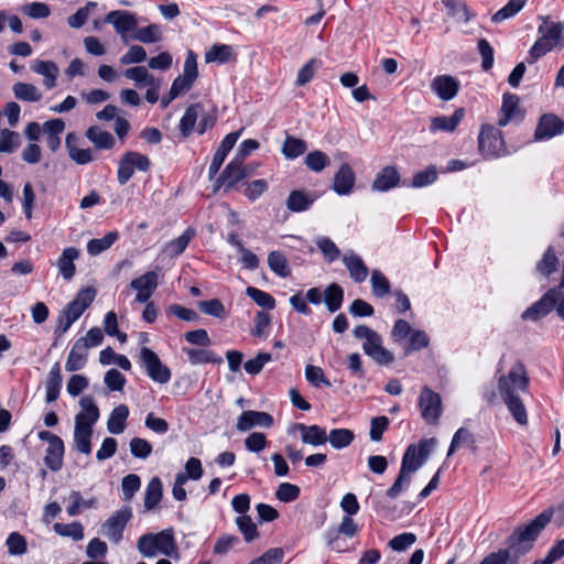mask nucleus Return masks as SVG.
Here are the masks:
<instances>
[{
	"label": "nucleus",
	"mask_w": 564,
	"mask_h": 564,
	"mask_svg": "<svg viewBox=\"0 0 564 564\" xmlns=\"http://www.w3.org/2000/svg\"><path fill=\"white\" fill-rule=\"evenodd\" d=\"M7 546L11 555H22L28 550L25 538L18 532L9 534L7 539Z\"/></svg>",
	"instance_id": "nucleus-64"
},
{
	"label": "nucleus",
	"mask_w": 564,
	"mask_h": 564,
	"mask_svg": "<svg viewBox=\"0 0 564 564\" xmlns=\"http://www.w3.org/2000/svg\"><path fill=\"white\" fill-rule=\"evenodd\" d=\"M354 336L359 339H365L362 345L364 351L377 364L387 366L394 361L393 354L382 346L381 336L368 326H357L354 329Z\"/></svg>",
	"instance_id": "nucleus-2"
},
{
	"label": "nucleus",
	"mask_w": 564,
	"mask_h": 564,
	"mask_svg": "<svg viewBox=\"0 0 564 564\" xmlns=\"http://www.w3.org/2000/svg\"><path fill=\"white\" fill-rule=\"evenodd\" d=\"M305 164L310 170L318 173L329 164V159L324 152L316 150L306 155Z\"/></svg>",
	"instance_id": "nucleus-60"
},
{
	"label": "nucleus",
	"mask_w": 564,
	"mask_h": 564,
	"mask_svg": "<svg viewBox=\"0 0 564 564\" xmlns=\"http://www.w3.org/2000/svg\"><path fill=\"white\" fill-rule=\"evenodd\" d=\"M72 134L66 138V148L69 158L77 164L84 165L95 160V153L91 149H80L70 143Z\"/></svg>",
	"instance_id": "nucleus-44"
},
{
	"label": "nucleus",
	"mask_w": 564,
	"mask_h": 564,
	"mask_svg": "<svg viewBox=\"0 0 564 564\" xmlns=\"http://www.w3.org/2000/svg\"><path fill=\"white\" fill-rule=\"evenodd\" d=\"M182 350L192 365L212 362V352L206 347H183Z\"/></svg>",
	"instance_id": "nucleus-57"
},
{
	"label": "nucleus",
	"mask_w": 564,
	"mask_h": 564,
	"mask_svg": "<svg viewBox=\"0 0 564 564\" xmlns=\"http://www.w3.org/2000/svg\"><path fill=\"white\" fill-rule=\"evenodd\" d=\"M528 387L529 377L522 362L514 364L508 375L501 376L498 380L499 393L513 419L520 425L528 423V416L519 393L525 392Z\"/></svg>",
	"instance_id": "nucleus-1"
},
{
	"label": "nucleus",
	"mask_w": 564,
	"mask_h": 564,
	"mask_svg": "<svg viewBox=\"0 0 564 564\" xmlns=\"http://www.w3.org/2000/svg\"><path fill=\"white\" fill-rule=\"evenodd\" d=\"M163 32L160 24H149L142 28H135V31L130 34V39L141 42L143 44L158 43L162 41Z\"/></svg>",
	"instance_id": "nucleus-32"
},
{
	"label": "nucleus",
	"mask_w": 564,
	"mask_h": 564,
	"mask_svg": "<svg viewBox=\"0 0 564 564\" xmlns=\"http://www.w3.org/2000/svg\"><path fill=\"white\" fill-rule=\"evenodd\" d=\"M272 360L269 352H259L254 358L245 362L243 368L249 375H258L263 369L264 365Z\"/></svg>",
	"instance_id": "nucleus-62"
},
{
	"label": "nucleus",
	"mask_w": 564,
	"mask_h": 564,
	"mask_svg": "<svg viewBox=\"0 0 564 564\" xmlns=\"http://www.w3.org/2000/svg\"><path fill=\"white\" fill-rule=\"evenodd\" d=\"M268 265L271 271L281 278H286L291 273L288 259L280 251L269 252Z\"/></svg>",
	"instance_id": "nucleus-42"
},
{
	"label": "nucleus",
	"mask_w": 564,
	"mask_h": 564,
	"mask_svg": "<svg viewBox=\"0 0 564 564\" xmlns=\"http://www.w3.org/2000/svg\"><path fill=\"white\" fill-rule=\"evenodd\" d=\"M175 549V541L171 530H163L156 534L147 533L138 540V550L144 557H154L159 553L171 556Z\"/></svg>",
	"instance_id": "nucleus-4"
},
{
	"label": "nucleus",
	"mask_w": 564,
	"mask_h": 564,
	"mask_svg": "<svg viewBox=\"0 0 564 564\" xmlns=\"http://www.w3.org/2000/svg\"><path fill=\"white\" fill-rule=\"evenodd\" d=\"M119 238L118 231H109L102 238H95L88 241L87 252L90 256H98L109 249Z\"/></svg>",
	"instance_id": "nucleus-37"
},
{
	"label": "nucleus",
	"mask_w": 564,
	"mask_h": 564,
	"mask_svg": "<svg viewBox=\"0 0 564 564\" xmlns=\"http://www.w3.org/2000/svg\"><path fill=\"white\" fill-rule=\"evenodd\" d=\"M200 112L202 107L199 105H192L186 109L180 121V130L183 137H187L193 132L194 126Z\"/></svg>",
	"instance_id": "nucleus-45"
},
{
	"label": "nucleus",
	"mask_w": 564,
	"mask_h": 564,
	"mask_svg": "<svg viewBox=\"0 0 564 564\" xmlns=\"http://www.w3.org/2000/svg\"><path fill=\"white\" fill-rule=\"evenodd\" d=\"M421 415L429 424H436L441 417L442 398L429 387H424L419 397Z\"/></svg>",
	"instance_id": "nucleus-8"
},
{
	"label": "nucleus",
	"mask_w": 564,
	"mask_h": 564,
	"mask_svg": "<svg viewBox=\"0 0 564 564\" xmlns=\"http://www.w3.org/2000/svg\"><path fill=\"white\" fill-rule=\"evenodd\" d=\"M54 531L62 536H69L75 541H80L84 538V529L79 522H73L69 524L55 523Z\"/></svg>",
	"instance_id": "nucleus-58"
},
{
	"label": "nucleus",
	"mask_w": 564,
	"mask_h": 564,
	"mask_svg": "<svg viewBox=\"0 0 564 564\" xmlns=\"http://www.w3.org/2000/svg\"><path fill=\"white\" fill-rule=\"evenodd\" d=\"M238 54L232 45L228 44H214V63L229 64L237 62Z\"/></svg>",
	"instance_id": "nucleus-49"
},
{
	"label": "nucleus",
	"mask_w": 564,
	"mask_h": 564,
	"mask_svg": "<svg viewBox=\"0 0 564 564\" xmlns=\"http://www.w3.org/2000/svg\"><path fill=\"white\" fill-rule=\"evenodd\" d=\"M325 304L329 312L334 313L341 306L344 300V291L343 289L333 283L328 285L325 290Z\"/></svg>",
	"instance_id": "nucleus-47"
},
{
	"label": "nucleus",
	"mask_w": 564,
	"mask_h": 564,
	"mask_svg": "<svg viewBox=\"0 0 564 564\" xmlns=\"http://www.w3.org/2000/svg\"><path fill=\"white\" fill-rule=\"evenodd\" d=\"M240 132L241 131L231 132L225 137L216 153L214 154V172L220 166L227 154L231 151L237 140L239 139Z\"/></svg>",
	"instance_id": "nucleus-38"
},
{
	"label": "nucleus",
	"mask_w": 564,
	"mask_h": 564,
	"mask_svg": "<svg viewBox=\"0 0 564 564\" xmlns=\"http://www.w3.org/2000/svg\"><path fill=\"white\" fill-rule=\"evenodd\" d=\"M478 148L486 158H496L505 154V141L500 130L492 126H484L478 137Z\"/></svg>",
	"instance_id": "nucleus-6"
},
{
	"label": "nucleus",
	"mask_w": 564,
	"mask_h": 564,
	"mask_svg": "<svg viewBox=\"0 0 564 564\" xmlns=\"http://www.w3.org/2000/svg\"><path fill=\"white\" fill-rule=\"evenodd\" d=\"M400 181L399 173L394 166H386L377 175L372 183V189L384 192L398 185Z\"/></svg>",
	"instance_id": "nucleus-30"
},
{
	"label": "nucleus",
	"mask_w": 564,
	"mask_h": 564,
	"mask_svg": "<svg viewBox=\"0 0 564 564\" xmlns=\"http://www.w3.org/2000/svg\"><path fill=\"white\" fill-rule=\"evenodd\" d=\"M307 150L306 142L294 137H286L282 153L286 159H295Z\"/></svg>",
	"instance_id": "nucleus-51"
},
{
	"label": "nucleus",
	"mask_w": 564,
	"mask_h": 564,
	"mask_svg": "<svg viewBox=\"0 0 564 564\" xmlns=\"http://www.w3.org/2000/svg\"><path fill=\"white\" fill-rule=\"evenodd\" d=\"M85 135L97 150H109L115 145V138L112 134L102 130L98 126L88 128Z\"/></svg>",
	"instance_id": "nucleus-29"
},
{
	"label": "nucleus",
	"mask_w": 564,
	"mask_h": 564,
	"mask_svg": "<svg viewBox=\"0 0 564 564\" xmlns=\"http://www.w3.org/2000/svg\"><path fill=\"white\" fill-rule=\"evenodd\" d=\"M140 359L145 367L148 376L155 382L166 383L171 379L170 369L164 366L159 356L148 347L140 350Z\"/></svg>",
	"instance_id": "nucleus-11"
},
{
	"label": "nucleus",
	"mask_w": 564,
	"mask_h": 564,
	"mask_svg": "<svg viewBox=\"0 0 564 564\" xmlns=\"http://www.w3.org/2000/svg\"><path fill=\"white\" fill-rule=\"evenodd\" d=\"M12 93L15 99L23 102H39L43 98V93L39 87L24 82L13 84Z\"/></svg>",
	"instance_id": "nucleus-25"
},
{
	"label": "nucleus",
	"mask_w": 564,
	"mask_h": 564,
	"mask_svg": "<svg viewBox=\"0 0 564 564\" xmlns=\"http://www.w3.org/2000/svg\"><path fill=\"white\" fill-rule=\"evenodd\" d=\"M293 429L301 433V438L304 444L318 446L327 442V434L325 429L318 425H305L302 423H296L293 425Z\"/></svg>",
	"instance_id": "nucleus-21"
},
{
	"label": "nucleus",
	"mask_w": 564,
	"mask_h": 564,
	"mask_svg": "<svg viewBox=\"0 0 564 564\" xmlns=\"http://www.w3.org/2000/svg\"><path fill=\"white\" fill-rule=\"evenodd\" d=\"M343 262L349 271L350 278L356 283H361L367 279L368 268L359 256L354 253L345 254L343 257Z\"/></svg>",
	"instance_id": "nucleus-28"
},
{
	"label": "nucleus",
	"mask_w": 564,
	"mask_h": 564,
	"mask_svg": "<svg viewBox=\"0 0 564 564\" xmlns=\"http://www.w3.org/2000/svg\"><path fill=\"white\" fill-rule=\"evenodd\" d=\"M464 118V109L457 108L453 116L445 117V116H438L431 119V126L430 131L436 132V131H445V132H453L456 130L458 123Z\"/></svg>",
	"instance_id": "nucleus-22"
},
{
	"label": "nucleus",
	"mask_w": 564,
	"mask_h": 564,
	"mask_svg": "<svg viewBox=\"0 0 564 564\" xmlns=\"http://www.w3.org/2000/svg\"><path fill=\"white\" fill-rule=\"evenodd\" d=\"M355 184V174L351 167L344 163L334 176V191L339 195L350 193Z\"/></svg>",
	"instance_id": "nucleus-23"
},
{
	"label": "nucleus",
	"mask_w": 564,
	"mask_h": 564,
	"mask_svg": "<svg viewBox=\"0 0 564 564\" xmlns=\"http://www.w3.org/2000/svg\"><path fill=\"white\" fill-rule=\"evenodd\" d=\"M88 358L87 344L84 340H76L73 345L67 360L65 362V369L68 372L80 370L85 367Z\"/></svg>",
	"instance_id": "nucleus-20"
},
{
	"label": "nucleus",
	"mask_w": 564,
	"mask_h": 564,
	"mask_svg": "<svg viewBox=\"0 0 564 564\" xmlns=\"http://www.w3.org/2000/svg\"><path fill=\"white\" fill-rule=\"evenodd\" d=\"M432 90L444 101L454 99L459 90V83L451 75H438L431 82Z\"/></svg>",
	"instance_id": "nucleus-14"
},
{
	"label": "nucleus",
	"mask_w": 564,
	"mask_h": 564,
	"mask_svg": "<svg viewBox=\"0 0 564 564\" xmlns=\"http://www.w3.org/2000/svg\"><path fill=\"white\" fill-rule=\"evenodd\" d=\"M31 70L44 77L43 85L46 89H53L57 84L58 67L52 61L34 59L30 66Z\"/></svg>",
	"instance_id": "nucleus-18"
},
{
	"label": "nucleus",
	"mask_w": 564,
	"mask_h": 564,
	"mask_svg": "<svg viewBox=\"0 0 564 564\" xmlns=\"http://www.w3.org/2000/svg\"><path fill=\"white\" fill-rule=\"evenodd\" d=\"M236 524L247 543H250L259 538L257 525L249 516H239L236 519Z\"/></svg>",
	"instance_id": "nucleus-50"
},
{
	"label": "nucleus",
	"mask_w": 564,
	"mask_h": 564,
	"mask_svg": "<svg viewBox=\"0 0 564 564\" xmlns=\"http://www.w3.org/2000/svg\"><path fill=\"white\" fill-rule=\"evenodd\" d=\"M502 116L498 121L500 127L507 126L519 112V97L514 94H505L501 106Z\"/></svg>",
	"instance_id": "nucleus-36"
},
{
	"label": "nucleus",
	"mask_w": 564,
	"mask_h": 564,
	"mask_svg": "<svg viewBox=\"0 0 564 564\" xmlns=\"http://www.w3.org/2000/svg\"><path fill=\"white\" fill-rule=\"evenodd\" d=\"M558 260L553 247H549L541 261L536 264V270L544 276H549L557 269Z\"/></svg>",
	"instance_id": "nucleus-52"
},
{
	"label": "nucleus",
	"mask_w": 564,
	"mask_h": 564,
	"mask_svg": "<svg viewBox=\"0 0 564 564\" xmlns=\"http://www.w3.org/2000/svg\"><path fill=\"white\" fill-rule=\"evenodd\" d=\"M312 200L302 191H293L286 200V206L292 212H303L308 208Z\"/></svg>",
	"instance_id": "nucleus-59"
},
{
	"label": "nucleus",
	"mask_w": 564,
	"mask_h": 564,
	"mask_svg": "<svg viewBox=\"0 0 564 564\" xmlns=\"http://www.w3.org/2000/svg\"><path fill=\"white\" fill-rule=\"evenodd\" d=\"M423 463L424 462L416 454V446L412 444L406 448L403 455L400 471L412 477V474L415 473Z\"/></svg>",
	"instance_id": "nucleus-40"
},
{
	"label": "nucleus",
	"mask_w": 564,
	"mask_h": 564,
	"mask_svg": "<svg viewBox=\"0 0 564 564\" xmlns=\"http://www.w3.org/2000/svg\"><path fill=\"white\" fill-rule=\"evenodd\" d=\"M162 498V482L160 478H152L145 489L144 507L147 510L153 509Z\"/></svg>",
	"instance_id": "nucleus-43"
},
{
	"label": "nucleus",
	"mask_w": 564,
	"mask_h": 564,
	"mask_svg": "<svg viewBox=\"0 0 564 564\" xmlns=\"http://www.w3.org/2000/svg\"><path fill=\"white\" fill-rule=\"evenodd\" d=\"M194 236V231L187 228L180 237L170 241L165 247V252L170 257H176L181 254L188 246L191 239Z\"/></svg>",
	"instance_id": "nucleus-48"
},
{
	"label": "nucleus",
	"mask_w": 564,
	"mask_h": 564,
	"mask_svg": "<svg viewBox=\"0 0 564 564\" xmlns=\"http://www.w3.org/2000/svg\"><path fill=\"white\" fill-rule=\"evenodd\" d=\"M246 293L249 297H251L262 308H265V310L274 308L275 301L269 293L263 292V291L252 288V286L247 288Z\"/></svg>",
	"instance_id": "nucleus-61"
},
{
	"label": "nucleus",
	"mask_w": 564,
	"mask_h": 564,
	"mask_svg": "<svg viewBox=\"0 0 564 564\" xmlns=\"http://www.w3.org/2000/svg\"><path fill=\"white\" fill-rule=\"evenodd\" d=\"M552 519V512L546 510L535 517L525 527H520L514 531L519 543L532 542L536 539L540 532L546 527Z\"/></svg>",
	"instance_id": "nucleus-13"
},
{
	"label": "nucleus",
	"mask_w": 564,
	"mask_h": 564,
	"mask_svg": "<svg viewBox=\"0 0 564 564\" xmlns=\"http://www.w3.org/2000/svg\"><path fill=\"white\" fill-rule=\"evenodd\" d=\"M556 293L557 290L550 289L540 301L523 312L522 318L535 321L546 315L554 307V296Z\"/></svg>",
	"instance_id": "nucleus-19"
},
{
	"label": "nucleus",
	"mask_w": 564,
	"mask_h": 564,
	"mask_svg": "<svg viewBox=\"0 0 564 564\" xmlns=\"http://www.w3.org/2000/svg\"><path fill=\"white\" fill-rule=\"evenodd\" d=\"M563 29L564 26L562 23L552 22L549 18H543V23L540 25L539 32L557 45L561 40Z\"/></svg>",
	"instance_id": "nucleus-56"
},
{
	"label": "nucleus",
	"mask_w": 564,
	"mask_h": 564,
	"mask_svg": "<svg viewBox=\"0 0 564 564\" xmlns=\"http://www.w3.org/2000/svg\"><path fill=\"white\" fill-rule=\"evenodd\" d=\"M272 424L273 419L267 412L245 411L238 417L237 430L246 432L257 425L270 427Z\"/></svg>",
	"instance_id": "nucleus-17"
},
{
	"label": "nucleus",
	"mask_w": 564,
	"mask_h": 564,
	"mask_svg": "<svg viewBox=\"0 0 564 564\" xmlns=\"http://www.w3.org/2000/svg\"><path fill=\"white\" fill-rule=\"evenodd\" d=\"M327 441L334 448H344L354 441V433L347 429H334L327 436Z\"/></svg>",
	"instance_id": "nucleus-53"
},
{
	"label": "nucleus",
	"mask_w": 564,
	"mask_h": 564,
	"mask_svg": "<svg viewBox=\"0 0 564 564\" xmlns=\"http://www.w3.org/2000/svg\"><path fill=\"white\" fill-rule=\"evenodd\" d=\"M21 145V138L19 132L8 128L0 129V152L13 153Z\"/></svg>",
	"instance_id": "nucleus-39"
},
{
	"label": "nucleus",
	"mask_w": 564,
	"mask_h": 564,
	"mask_svg": "<svg viewBox=\"0 0 564 564\" xmlns=\"http://www.w3.org/2000/svg\"><path fill=\"white\" fill-rule=\"evenodd\" d=\"M123 75L124 77H127L128 79H131L134 82V85L138 87V88H142L144 86H151L153 84H155V82L159 80V78H155L149 70L147 67L144 66H135V67H130V68H127L124 72H123Z\"/></svg>",
	"instance_id": "nucleus-35"
},
{
	"label": "nucleus",
	"mask_w": 564,
	"mask_h": 564,
	"mask_svg": "<svg viewBox=\"0 0 564 564\" xmlns=\"http://www.w3.org/2000/svg\"><path fill=\"white\" fill-rule=\"evenodd\" d=\"M159 285V274L156 271H149L131 280L129 286L137 292L134 301L147 303Z\"/></svg>",
	"instance_id": "nucleus-12"
},
{
	"label": "nucleus",
	"mask_w": 564,
	"mask_h": 564,
	"mask_svg": "<svg viewBox=\"0 0 564 564\" xmlns=\"http://www.w3.org/2000/svg\"><path fill=\"white\" fill-rule=\"evenodd\" d=\"M62 388V376H61V367L58 362H55L51 368L46 382V402L51 403L58 399L59 391Z\"/></svg>",
	"instance_id": "nucleus-33"
},
{
	"label": "nucleus",
	"mask_w": 564,
	"mask_h": 564,
	"mask_svg": "<svg viewBox=\"0 0 564 564\" xmlns=\"http://www.w3.org/2000/svg\"><path fill=\"white\" fill-rule=\"evenodd\" d=\"M141 487V479L135 474H129L122 478V500L130 501Z\"/></svg>",
	"instance_id": "nucleus-55"
},
{
	"label": "nucleus",
	"mask_w": 564,
	"mask_h": 564,
	"mask_svg": "<svg viewBox=\"0 0 564 564\" xmlns=\"http://www.w3.org/2000/svg\"><path fill=\"white\" fill-rule=\"evenodd\" d=\"M525 6V0H509L508 3L491 17L494 23H500L514 17Z\"/></svg>",
	"instance_id": "nucleus-46"
},
{
	"label": "nucleus",
	"mask_w": 564,
	"mask_h": 564,
	"mask_svg": "<svg viewBox=\"0 0 564 564\" xmlns=\"http://www.w3.org/2000/svg\"><path fill=\"white\" fill-rule=\"evenodd\" d=\"M129 416V409L126 404L116 406L107 421V430L111 434H121L126 429V421Z\"/></svg>",
	"instance_id": "nucleus-34"
},
{
	"label": "nucleus",
	"mask_w": 564,
	"mask_h": 564,
	"mask_svg": "<svg viewBox=\"0 0 564 564\" xmlns=\"http://www.w3.org/2000/svg\"><path fill=\"white\" fill-rule=\"evenodd\" d=\"M104 21L113 26L116 33L123 42H127L138 26L135 13L126 10H113L105 15Z\"/></svg>",
	"instance_id": "nucleus-7"
},
{
	"label": "nucleus",
	"mask_w": 564,
	"mask_h": 564,
	"mask_svg": "<svg viewBox=\"0 0 564 564\" xmlns=\"http://www.w3.org/2000/svg\"><path fill=\"white\" fill-rule=\"evenodd\" d=\"M91 435L93 426L83 424L79 421L75 422L74 442L76 449L83 454L89 455L91 453Z\"/></svg>",
	"instance_id": "nucleus-27"
},
{
	"label": "nucleus",
	"mask_w": 564,
	"mask_h": 564,
	"mask_svg": "<svg viewBox=\"0 0 564 564\" xmlns=\"http://www.w3.org/2000/svg\"><path fill=\"white\" fill-rule=\"evenodd\" d=\"M70 505L67 507V513L70 517L78 516L82 510L95 508L97 500L96 498L84 499L79 491H72L69 494Z\"/></svg>",
	"instance_id": "nucleus-41"
},
{
	"label": "nucleus",
	"mask_w": 564,
	"mask_h": 564,
	"mask_svg": "<svg viewBox=\"0 0 564 564\" xmlns=\"http://www.w3.org/2000/svg\"><path fill=\"white\" fill-rule=\"evenodd\" d=\"M79 405L83 409L82 412L76 414L75 422H80L84 425L88 424L93 426L99 419V409L95 404V400L91 395H85L79 400Z\"/></svg>",
	"instance_id": "nucleus-24"
},
{
	"label": "nucleus",
	"mask_w": 564,
	"mask_h": 564,
	"mask_svg": "<svg viewBox=\"0 0 564 564\" xmlns=\"http://www.w3.org/2000/svg\"><path fill=\"white\" fill-rule=\"evenodd\" d=\"M305 379L315 388L321 386L330 387V381L326 378L324 370L318 366L307 365L305 367Z\"/></svg>",
	"instance_id": "nucleus-54"
},
{
	"label": "nucleus",
	"mask_w": 564,
	"mask_h": 564,
	"mask_svg": "<svg viewBox=\"0 0 564 564\" xmlns=\"http://www.w3.org/2000/svg\"><path fill=\"white\" fill-rule=\"evenodd\" d=\"M95 296L96 291L93 288L80 290L75 299L62 311L57 321V330L62 334L66 333L93 303Z\"/></svg>",
	"instance_id": "nucleus-3"
},
{
	"label": "nucleus",
	"mask_w": 564,
	"mask_h": 564,
	"mask_svg": "<svg viewBox=\"0 0 564 564\" xmlns=\"http://www.w3.org/2000/svg\"><path fill=\"white\" fill-rule=\"evenodd\" d=\"M64 442L63 440L56 441V443H52L47 445L44 463L52 471H58L63 466L64 458Z\"/></svg>",
	"instance_id": "nucleus-31"
},
{
	"label": "nucleus",
	"mask_w": 564,
	"mask_h": 564,
	"mask_svg": "<svg viewBox=\"0 0 564 564\" xmlns=\"http://www.w3.org/2000/svg\"><path fill=\"white\" fill-rule=\"evenodd\" d=\"M564 130V122L555 115H543L534 132L535 140L553 138Z\"/></svg>",
	"instance_id": "nucleus-15"
},
{
	"label": "nucleus",
	"mask_w": 564,
	"mask_h": 564,
	"mask_svg": "<svg viewBox=\"0 0 564 564\" xmlns=\"http://www.w3.org/2000/svg\"><path fill=\"white\" fill-rule=\"evenodd\" d=\"M242 163L236 159H232L230 163L225 167L217 178V188L224 187L229 191L236 186V184L246 178V173L242 172Z\"/></svg>",
	"instance_id": "nucleus-16"
},
{
	"label": "nucleus",
	"mask_w": 564,
	"mask_h": 564,
	"mask_svg": "<svg viewBox=\"0 0 564 564\" xmlns=\"http://www.w3.org/2000/svg\"><path fill=\"white\" fill-rule=\"evenodd\" d=\"M79 257V250L75 247L65 248L57 260V268L65 280H70L76 271L74 261Z\"/></svg>",
	"instance_id": "nucleus-26"
},
{
	"label": "nucleus",
	"mask_w": 564,
	"mask_h": 564,
	"mask_svg": "<svg viewBox=\"0 0 564 564\" xmlns=\"http://www.w3.org/2000/svg\"><path fill=\"white\" fill-rule=\"evenodd\" d=\"M131 518V507H122L105 521L102 524V534L111 542L116 544L119 543L122 539L123 530Z\"/></svg>",
	"instance_id": "nucleus-9"
},
{
	"label": "nucleus",
	"mask_w": 564,
	"mask_h": 564,
	"mask_svg": "<svg viewBox=\"0 0 564 564\" xmlns=\"http://www.w3.org/2000/svg\"><path fill=\"white\" fill-rule=\"evenodd\" d=\"M196 58H197V56L194 54L193 51L187 52L186 59L184 63L183 74L177 76L173 80L171 89H170V90H172L173 96L178 97L192 88V86L198 75Z\"/></svg>",
	"instance_id": "nucleus-10"
},
{
	"label": "nucleus",
	"mask_w": 564,
	"mask_h": 564,
	"mask_svg": "<svg viewBox=\"0 0 564 564\" xmlns=\"http://www.w3.org/2000/svg\"><path fill=\"white\" fill-rule=\"evenodd\" d=\"M316 245L322 251L324 258L328 262H333L340 256L338 247L327 237H321L316 240Z\"/></svg>",
	"instance_id": "nucleus-63"
},
{
	"label": "nucleus",
	"mask_w": 564,
	"mask_h": 564,
	"mask_svg": "<svg viewBox=\"0 0 564 564\" xmlns=\"http://www.w3.org/2000/svg\"><path fill=\"white\" fill-rule=\"evenodd\" d=\"M151 162L149 158L135 151L126 152L119 160L118 166V182L124 185L133 176L135 170L147 172L150 169Z\"/></svg>",
	"instance_id": "nucleus-5"
}]
</instances>
